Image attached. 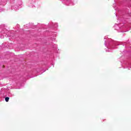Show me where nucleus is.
Here are the masks:
<instances>
[{
  "label": "nucleus",
  "instance_id": "f257e3e1",
  "mask_svg": "<svg viewBox=\"0 0 131 131\" xmlns=\"http://www.w3.org/2000/svg\"><path fill=\"white\" fill-rule=\"evenodd\" d=\"M9 100H10V98H9V97H6L5 98L6 102H9Z\"/></svg>",
  "mask_w": 131,
  "mask_h": 131
},
{
  "label": "nucleus",
  "instance_id": "f03ea898",
  "mask_svg": "<svg viewBox=\"0 0 131 131\" xmlns=\"http://www.w3.org/2000/svg\"><path fill=\"white\" fill-rule=\"evenodd\" d=\"M3 68H5V66H3Z\"/></svg>",
  "mask_w": 131,
  "mask_h": 131
}]
</instances>
